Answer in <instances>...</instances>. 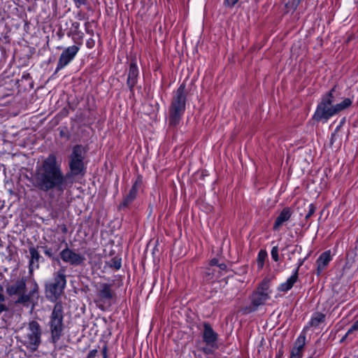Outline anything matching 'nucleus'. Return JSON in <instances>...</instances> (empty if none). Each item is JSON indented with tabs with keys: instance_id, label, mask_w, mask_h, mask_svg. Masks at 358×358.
Listing matches in <instances>:
<instances>
[{
	"instance_id": "72a5a7b5",
	"label": "nucleus",
	"mask_w": 358,
	"mask_h": 358,
	"mask_svg": "<svg viewBox=\"0 0 358 358\" xmlns=\"http://www.w3.org/2000/svg\"><path fill=\"white\" fill-rule=\"evenodd\" d=\"M315 207L313 204L308 205V212L305 216L306 220H308L315 213Z\"/></svg>"
},
{
	"instance_id": "cd10ccee",
	"label": "nucleus",
	"mask_w": 358,
	"mask_h": 358,
	"mask_svg": "<svg viewBox=\"0 0 358 358\" xmlns=\"http://www.w3.org/2000/svg\"><path fill=\"white\" fill-rule=\"evenodd\" d=\"M267 257V252L266 250H261L257 255V264L259 269H262L264 267L265 260Z\"/></svg>"
},
{
	"instance_id": "8fccbe9b",
	"label": "nucleus",
	"mask_w": 358,
	"mask_h": 358,
	"mask_svg": "<svg viewBox=\"0 0 358 358\" xmlns=\"http://www.w3.org/2000/svg\"><path fill=\"white\" fill-rule=\"evenodd\" d=\"M52 217L55 218L57 216V213H51Z\"/></svg>"
},
{
	"instance_id": "423d86ee",
	"label": "nucleus",
	"mask_w": 358,
	"mask_h": 358,
	"mask_svg": "<svg viewBox=\"0 0 358 358\" xmlns=\"http://www.w3.org/2000/svg\"><path fill=\"white\" fill-rule=\"evenodd\" d=\"M29 183L28 186H31L35 189L45 190V159H39L37 162L36 170L31 173L30 176H27Z\"/></svg>"
},
{
	"instance_id": "aec40b11",
	"label": "nucleus",
	"mask_w": 358,
	"mask_h": 358,
	"mask_svg": "<svg viewBox=\"0 0 358 358\" xmlns=\"http://www.w3.org/2000/svg\"><path fill=\"white\" fill-rule=\"evenodd\" d=\"M30 259H29V271H32L34 268H38L39 266V260L43 259L40 255L38 250L34 247H30L29 249Z\"/></svg>"
},
{
	"instance_id": "f704fd0d",
	"label": "nucleus",
	"mask_w": 358,
	"mask_h": 358,
	"mask_svg": "<svg viewBox=\"0 0 358 358\" xmlns=\"http://www.w3.org/2000/svg\"><path fill=\"white\" fill-rule=\"evenodd\" d=\"M76 18L78 20H89L88 16L83 13L82 10H79L76 15Z\"/></svg>"
},
{
	"instance_id": "a18cd8bd",
	"label": "nucleus",
	"mask_w": 358,
	"mask_h": 358,
	"mask_svg": "<svg viewBox=\"0 0 358 358\" xmlns=\"http://www.w3.org/2000/svg\"><path fill=\"white\" fill-rule=\"evenodd\" d=\"M102 352H103V358H107V347L106 346H104L103 350H102Z\"/></svg>"
},
{
	"instance_id": "864d4df0",
	"label": "nucleus",
	"mask_w": 358,
	"mask_h": 358,
	"mask_svg": "<svg viewBox=\"0 0 358 358\" xmlns=\"http://www.w3.org/2000/svg\"><path fill=\"white\" fill-rule=\"evenodd\" d=\"M55 1H53V2H52V6H55Z\"/></svg>"
},
{
	"instance_id": "58836bf2",
	"label": "nucleus",
	"mask_w": 358,
	"mask_h": 358,
	"mask_svg": "<svg viewBox=\"0 0 358 358\" xmlns=\"http://www.w3.org/2000/svg\"><path fill=\"white\" fill-rule=\"evenodd\" d=\"M24 80L29 81L30 80V76L29 74L27 73H24L22 76L21 81L23 82Z\"/></svg>"
},
{
	"instance_id": "603ef678",
	"label": "nucleus",
	"mask_w": 358,
	"mask_h": 358,
	"mask_svg": "<svg viewBox=\"0 0 358 358\" xmlns=\"http://www.w3.org/2000/svg\"><path fill=\"white\" fill-rule=\"evenodd\" d=\"M46 255H50V252L46 250Z\"/></svg>"
},
{
	"instance_id": "4468645a",
	"label": "nucleus",
	"mask_w": 358,
	"mask_h": 358,
	"mask_svg": "<svg viewBox=\"0 0 358 358\" xmlns=\"http://www.w3.org/2000/svg\"><path fill=\"white\" fill-rule=\"evenodd\" d=\"M27 288L26 279L22 278L17 280L15 283L6 286V293L8 296L19 295L25 292Z\"/></svg>"
},
{
	"instance_id": "9d476101",
	"label": "nucleus",
	"mask_w": 358,
	"mask_h": 358,
	"mask_svg": "<svg viewBox=\"0 0 358 358\" xmlns=\"http://www.w3.org/2000/svg\"><path fill=\"white\" fill-rule=\"evenodd\" d=\"M78 50V46H69L66 48L59 57L56 71L66 66L74 58Z\"/></svg>"
},
{
	"instance_id": "f257e3e1",
	"label": "nucleus",
	"mask_w": 358,
	"mask_h": 358,
	"mask_svg": "<svg viewBox=\"0 0 358 358\" xmlns=\"http://www.w3.org/2000/svg\"><path fill=\"white\" fill-rule=\"evenodd\" d=\"M334 86L329 92L322 96L321 101L318 103L313 119L317 121L327 122L330 117L338 114L340 112L351 106L352 101L350 98H345L340 103V94L336 90Z\"/></svg>"
},
{
	"instance_id": "0eeeda50",
	"label": "nucleus",
	"mask_w": 358,
	"mask_h": 358,
	"mask_svg": "<svg viewBox=\"0 0 358 358\" xmlns=\"http://www.w3.org/2000/svg\"><path fill=\"white\" fill-rule=\"evenodd\" d=\"M113 284L99 282L95 285L97 299L96 303H110L115 296V292L113 289Z\"/></svg>"
},
{
	"instance_id": "5701e85b",
	"label": "nucleus",
	"mask_w": 358,
	"mask_h": 358,
	"mask_svg": "<svg viewBox=\"0 0 358 358\" xmlns=\"http://www.w3.org/2000/svg\"><path fill=\"white\" fill-rule=\"evenodd\" d=\"M218 348L217 345H206V346L199 348V350L203 352L207 358H215L214 352Z\"/></svg>"
},
{
	"instance_id": "a878e982",
	"label": "nucleus",
	"mask_w": 358,
	"mask_h": 358,
	"mask_svg": "<svg viewBox=\"0 0 358 358\" xmlns=\"http://www.w3.org/2000/svg\"><path fill=\"white\" fill-rule=\"evenodd\" d=\"M282 2L285 7L286 12L288 13L295 10L301 2V0H282Z\"/></svg>"
},
{
	"instance_id": "f8f14e48",
	"label": "nucleus",
	"mask_w": 358,
	"mask_h": 358,
	"mask_svg": "<svg viewBox=\"0 0 358 358\" xmlns=\"http://www.w3.org/2000/svg\"><path fill=\"white\" fill-rule=\"evenodd\" d=\"M40 327L36 322H32L29 324V332L27 334L28 343L30 348L35 349L40 343Z\"/></svg>"
},
{
	"instance_id": "6ab92c4d",
	"label": "nucleus",
	"mask_w": 358,
	"mask_h": 358,
	"mask_svg": "<svg viewBox=\"0 0 358 358\" xmlns=\"http://www.w3.org/2000/svg\"><path fill=\"white\" fill-rule=\"evenodd\" d=\"M292 215V211L289 208H284L277 217L273 224V230L277 231L283 224L284 222L288 221Z\"/></svg>"
},
{
	"instance_id": "de8ad7c7",
	"label": "nucleus",
	"mask_w": 358,
	"mask_h": 358,
	"mask_svg": "<svg viewBox=\"0 0 358 358\" xmlns=\"http://www.w3.org/2000/svg\"><path fill=\"white\" fill-rule=\"evenodd\" d=\"M6 250H7V252L9 253V255L10 256L11 255V252H12V249H11V245H8L6 247Z\"/></svg>"
},
{
	"instance_id": "ddd939ff",
	"label": "nucleus",
	"mask_w": 358,
	"mask_h": 358,
	"mask_svg": "<svg viewBox=\"0 0 358 358\" xmlns=\"http://www.w3.org/2000/svg\"><path fill=\"white\" fill-rule=\"evenodd\" d=\"M202 331V340L206 345H217L218 334L213 330L211 325L204 322Z\"/></svg>"
},
{
	"instance_id": "37998d69",
	"label": "nucleus",
	"mask_w": 358,
	"mask_h": 358,
	"mask_svg": "<svg viewBox=\"0 0 358 358\" xmlns=\"http://www.w3.org/2000/svg\"><path fill=\"white\" fill-rule=\"evenodd\" d=\"M217 267H219V268L222 271L227 269V265L224 263H219V264H217Z\"/></svg>"
},
{
	"instance_id": "bb28decb",
	"label": "nucleus",
	"mask_w": 358,
	"mask_h": 358,
	"mask_svg": "<svg viewBox=\"0 0 358 358\" xmlns=\"http://www.w3.org/2000/svg\"><path fill=\"white\" fill-rule=\"evenodd\" d=\"M50 29H52V38H61L63 35L62 29L60 27H59L57 24L56 20H53L50 24H49Z\"/></svg>"
},
{
	"instance_id": "2eb2a0df",
	"label": "nucleus",
	"mask_w": 358,
	"mask_h": 358,
	"mask_svg": "<svg viewBox=\"0 0 358 358\" xmlns=\"http://www.w3.org/2000/svg\"><path fill=\"white\" fill-rule=\"evenodd\" d=\"M269 298L268 294H263L257 290L251 296L252 306L246 308L247 313L255 311L257 307L263 305Z\"/></svg>"
},
{
	"instance_id": "4c0bfd02",
	"label": "nucleus",
	"mask_w": 358,
	"mask_h": 358,
	"mask_svg": "<svg viewBox=\"0 0 358 358\" xmlns=\"http://www.w3.org/2000/svg\"><path fill=\"white\" fill-rule=\"evenodd\" d=\"M306 258H304V259H300L299 260V263H298V266L296 267V268L295 269V271H297V275H299V270L300 268V267L303 264V262L304 261L306 260Z\"/></svg>"
},
{
	"instance_id": "a19ab883",
	"label": "nucleus",
	"mask_w": 358,
	"mask_h": 358,
	"mask_svg": "<svg viewBox=\"0 0 358 358\" xmlns=\"http://www.w3.org/2000/svg\"><path fill=\"white\" fill-rule=\"evenodd\" d=\"M97 353V350H91L88 355H87V358H94L96 355Z\"/></svg>"
},
{
	"instance_id": "2f4dec72",
	"label": "nucleus",
	"mask_w": 358,
	"mask_h": 358,
	"mask_svg": "<svg viewBox=\"0 0 358 358\" xmlns=\"http://www.w3.org/2000/svg\"><path fill=\"white\" fill-rule=\"evenodd\" d=\"M214 277V270L210 268H207L203 273V278L206 280H210Z\"/></svg>"
},
{
	"instance_id": "79ce46f5",
	"label": "nucleus",
	"mask_w": 358,
	"mask_h": 358,
	"mask_svg": "<svg viewBox=\"0 0 358 358\" xmlns=\"http://www.w3.org/2000/svg\"><path fill=\"white\" fill-rule=\"evenodd\" d=\"M290 358H302V354L291 352Z\"/></svg>"
},
{
	"instance_id": "412c9836",
	"label": "nucleus",
	"mask_w": 358,
	"mask_h": 358,
	"mask_svg": "<svg viewBox=\"0 0 358 358\" xmlns=\"http://www.w3.org/2000/svg\"><path fill=\"white\" fill-rule=\"evenodd\" d=\"M299 275H297V271H294L293 274L287 280L286 282L280 285L278 290L280 292H287L290 290L294 283L297 281Z\"/></svg>"
},
{
	"instance_id": "20e7f679",
	"label": "nucleus",
	"mask_w": 358,
	"mask_h": 358,
	"mask_svg": "<svg viewBox=\"0 0 358 358\" xmlns=\"http://www.w3.org/2000/svg\"><path fill=\"white\" fill-rule=\"evenodd\" d=\"M63 306L61 302H57L54 306L49 322L50 339L53 343H56L61 338L63 330Z\"/></svg>"
},
{
	"instance_id": "c9c22d12",
	"label": "nucleus",
	"mask_w": 358,
	"mask_h": 358,
	"mask_svg": "<svg viewBox=\"0 0 358 358\" xmlns=\"http://www.w3.org/2000/svg\"><path fill=\"white\" fill-rule=\"evenodd\" d=\"M358 330V320L357 322H355L352 325V327L348 329L347 334H346V336L352 334L353 331H357Z\"/></svg>"
},
{
	"instance_id": "09e8293b",
	"label": "nucleus",
	"mask_w": 358,
	"mask_h": 358,
	"mask_svg": "<svg viewBox=\"0 0 358 358\" xmlns=\"http://www.w3.org/2000/svg\"><path fill=\"white\" fill-rule=\"evenodd\" d=\"M335 138H336V134L334 133L331 134V143L333 144L334 143V141L335 140Z\"/></svg>"
},
{
	"instance_id": "f03ea898",
	"label": "nucleus",
	"mask_w": 358,
	"mask_h": 358,
	"mask_svg": "<svg viewBox=\"0 0 358 358\" xmlns=\"http://www.w3.org/2000/svg\"><path fill=\"white\" fill-rule=\"evenodd\" d=\"M73 183L71 174L64 175L61 169V161H58L55 155L51 154L46 158V191L55 189L59 195L71 187Z\"/></svg>"
},
{
	"instance_id": "1a4fd4ad",
	"label": "nucleus",
	"mask_w": 358,
	"mask_h": 358,
	"mask_svg": "<svg viewBox=\"0 0 358 358\" xmlns=\"http://www.w3.org/2000/svg\"><path fill=\"white\" fill-rule=\"evenodd\" d=\"M63 262L73 266H79L84 263L85 258L83 255L66 248L60 252Z\"/></svg>"
},
{
	"instance_id": "393cba45",
	"label": "nucleus",
	"mask_w": 358,
	"mask_h": 358,
	"mask_svg": "<svg viewBox=\"0 0 358 358\" xmlns=\"http://www.w3.org/2000/svg\"><path fill=\"white\" fill-rule=\"evenodd\" d=\"M325 315L321 313H315L309 322V326L310 327H318L321 323L324 321Z\"/></svg>"
},
{
	"instance_id": "6e6d98bb",
	"label": "nucleus",
	"mask_w": 358,
	"mask_h": 358,
	"mask_svg": "<svg viewBox=\"0 0 358 358\" xmlns=\"http://www.w3.org/2000/svg\"><path fill=\"white\" fill-rule=\"evenodd\" d=\"M308 358H312V357H308Z\"/></svg>"
},
{
	"instance_id": "6e6552de",
	"label": "nucleus",
	"mask_w": 358,
	"mask_h": 358,
	"mask_svg": "<svg viewBox=\"0 0 358 358\" xmlns=\"http://www.w3.org/2000/svg\"><path fill=\"white\" fill-rule=\"evenodd\" d=\"M66 285V278L64 273H58L55 276L54 282L49 286V291L52 294L50 299L54 301L62 293Z\"/></svg>"
},
{
	"instance_id": "b1692460",
	"label": "nucleus",
	"mask_w": 358,
	"mask_h": 358,
	"mask_svg": "<svg viewBox=\"0 0 358 358\" xmlns=\"http://www.w3.org/2000/svg\"><path fill=\"white\" fill-rule=\"evenodd\" d=\"M270 283L271 279L268 278H265L259 284L257 288V291L263 294H268V296H270Z\"/></svg>"
},
{
	"instance_id": "ea45409f",
	"label": "nucleus",
	"mask_w": 358,
	"mask_h": 358,
	"mask_svg": "<svg viewBox=\"0 0 358 358\" xmlns=\"http://www.w3.org/2000/svg\"><path fill=\"white\" fill-rule=\"evenodd\" d=\"M217 264H219V261L216 258H214V259H211L210 261V262H209V266H217Z\"/></svg>"
},
{
	"instance_id": "4be33fe9",
	"label": "nucleus",
	"mask_w": 358,
	"mask_h": 358,
	"mask_svg": "<svg viewBox=\"0 0 358 358\" xmlns=\"http://www.w3.org/2000/svg\"><path fill=\"white\" fill-rule=\"evenodd\" d=\"M306 344V336L305 334H301L295 341L294 346L292 349L291 352L295 353L302 354V350Z\"/></svg>"
},
{
	"instance_id": "9b49d317",
	"label": "nucleus",
	"mask_w": 358,
	"mask_h": 358,
	"mask_svg": "<svg viewBox=\"0 0 358 358\" xmlns=\"http://www.w3.org/2000/svg\"><path fill=\"white\" fill-rule=\"evenodd\" d=\"M141 179L138 178L133 184L129 194H127V196L123 199L122 202L120 204L118 207L119 210L128 208L130 206V205L136 198L138 191L141 185Z\"/></svg>"
},
{
	"instance_id": "49530a36",
	"label": "nucleus",
	"mask_w": 358,
	"mask_h": 358,
	"mask_svg": "<svg viewBox=\"0 0 358 358\" xmlns=\"http://www.w3.org/2000/svg\"><path fill=\"white\" fill-rule=\"evenodd\" d=\"M353 38H355V37H354V36H349L347 38V39L345 40V43H350V42H352V39H353Z\"/></svg>"
},
{
	"instance_id": "dca6fc26",
	"label": "nucleus",
	"mask_w": 358,
	"mask_h": 358,
	"mask_svg": "<svg viewBox=\"0 0 358 358\" xmlns=\"http://www.w3.org/2000/svg\"><path fill=\"white\" fill-rule=\"evenodd\" d=\"M38 287L37 284L34 283L33 289L30 290L28 294L22 292L18 295L16 303L26 304L29 302L33 301L34 299H38Z\"/></svg>"
},
{
	"instance_id": "7ed1b4c3",
	"label": "nucleus",
	"mask_w": 358,
	"mask_h": 358,
	"mask_svg": "<svg viewBox=\"0 0 358 358\" xmlns=\"http://www.w3.org/2000/svg\"><path fill=\"white\" fill-rule=\"evenodd\" d=\"M187 99L186 87L184 83L174 92L171 103L169 108V124L171 127H176L181 120L185 110Z\"/></svg>"
},
{
	"instance_id": "f3484780",
	"label": "nucleus",
	"mask_w": 358,
	"mask_h": 358,
	"mask_svg": "<svg viewBox=\"0 0 358 358\" xmlns=\"http://www.w3.org/2000/svg\"><path fill=\"white\" fill-rule=\"evenodd\" d=\"M331 259V252L329 250L322 252L316 261L317 264V274L320 275L325 269Z\"/></svg>"
},
{
	"instance_id": "c85d7f7f",
	"label": "nucleus",
	"mask_w": 358,
	"mask_h": 358,
	"mask_svg": "<svg viewBox=\"0 0 358 358\" xmlns=\"http://www.w3.org/2000/svg\"><path fill=\"white\" fill-rule=\"evenodd\" d=\"M106 264L110 267L118 270L122 266V260L121 258L117 257H115L110 259L109 261L106 262Z\"/></svg>"
},
{
	"instance_id": "a211bd4d",
	"label": "nucleus",
	"mask_w": 358,
	"mask_h": 358,
	"mask_svg": "<svg viewBox=\"0 0 358 358\" xmlns=\"http://www.w3.org/2000/svg\"><path fill=\"white\" fill-rule=\"evenodd\" d=\"M138 75V69L136 63L134 61H131L130 63L128 78L127 81V85L129 86L131 90H132L133 87L136 83Z\"/></svg>"
},
{
	"instance_id": "5fc2aeb1",
	"label": "nucleus",
	"mask_w": 358,
	"mask_h": 358,
	"mask_svg": "<svg viewBox=\"0 0 358 358\" xmlns=\"http://www.w3.org/2000/svg\"><path fill=\"white\" fill-rule=\"evenodd\" d=\"M49 43V40L46 41V45Z\"/></svg>"
},
{
	"instance_id": "c03bdc74",
	"label": "nucleus",
	"mask_w": 358,
	"mask_h": 358,
	"mask_svg": "<svg viewBox=\"0 0 358 358\" xmlns=\"http://www.w3.org/2000/svg\"><path fill=\"white\" fill-rule=\"evenodd\" d=\"M282 355H283V350L282 349H280L278 350V352H277L275 357H277V358H282Z\"/></svg>"
},
{
	"instance_id": "473e14b6",
	"label": "nucleus",
	"mask_w": 358,
	"mask_h": 358,
	"mask_svg": "<svg viewBox=\"0 0 358 358\" xmlns=\"http://www.w3.org/2000/svg\"><path fill=\"white\" fill-rule=\"evenodd\" d=\"M271 254V257H272L273 259L275 262H278L279 261L278 248V246H273L272 248Z\"/></svg>"
},
{
	"instance_id": "c756f323",
	"label": "nucleus",
	"mask_w": 358,
	"mask_h": 358,
	"mask_svg": "<svg viewBox=\"0 0 358 358\" xmlns=\"http://www.w3.org/2000/svg\"><path fill=\"white\" fill-rule=\"evenodd\" d=\"M3 287L0 285V315L6 311H8V308L5 304L6 297L2 293Z\"/></svg>"
},
{
	"instance_id": "39448f33",
	"label": "nucleus",
	"mask_w": 358,
	"mask_h": 358,
	"mask_svg": "<svg viewBox=\"0 0 358 358\" xmlns=\"http://www.w3.org/2000/svg\"><path fill=\"white\" fill-rule=\"evenodd\" d=\"M84 148L80 145H76L73 148L71 154L69 156V166L70 168L71 179L73 176L82 174L84 169Z\"/></svg>"
},
{
	"instance_id": "e433bc0d",
	"label": "nucleus",
	"mask_w": 358,
	"mask_h": 358,
	"mask_svg": "<svg viewBox=\"0 0 358 358\" xmlns=\"http://www.w3.org/2000/svg\"><path fill=\"white\" fill-rule=\"evenodd\" d=\"M239 0H224V4L228 7H233Z\"/></svg>"
},
{
	"instance_id": "7c9ffc66",
	"label": "nucleus",
	"mask_w": 358,
	"mask_h": 358,
	"mask_svg": "<svg viewBox=\"0 0 358 358\" xmlns=\"http://www.w3.org/2000/svg\"><path fill=\"white\" fill-rule=\"evenodd\" d=\"M76 8H79L81 6H87L88 10H92V6L87 0H73Z\"/></svg>"
},
{
	"instance_id": "3c124183",
	"label": "nucleus",
	"mask_w": 358,
	"mask_h": 358,
	"mask_svg": "<svg viewBox=\"0 0 358 358\" xmlns=\"http://www.w3.org/2000/svg\"><path fill=\"white\" fill-rule=\"evenodd\" d=\"M339 128H340V127H339V126H338V127H337V128L336 129L335 132H334L335 134L338 131Z\"/></svg>"
}]
</instances>
